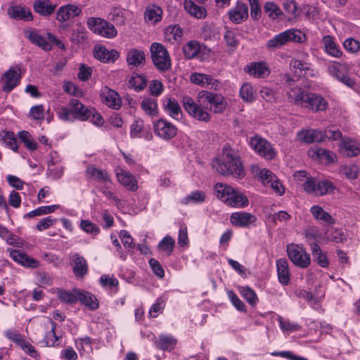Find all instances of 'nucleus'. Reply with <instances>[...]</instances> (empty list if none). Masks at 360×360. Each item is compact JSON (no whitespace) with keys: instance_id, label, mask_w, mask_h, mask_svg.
<instances>
[{"instance_id":"nucleus-1","label":"nucleus","mask_w":360,"mask_h":360,"mask_svg":"<svg viewBox=\"0 0 360 360\" xmlns=\"http://www.w3.org/2000/svg\"><path fill=\"white\" fill-rule=\"evenodd\" d=\"M213 167L223 176H231L236 179H243L245 172L240 156L231 146H224L220 158H215Z\"/></svg>"},{"instance_id":"nucleus-2","label":"nucleus","mask_w":360,"mask_h":360,"mask_svg":"<svg viewBox=\"0 0 360 360\" xmlns=\"http://www.w3.org/2000/svg\"><path fill=\"white\" fill-rule=\"evenodd\" d=\"M285 77L289 88L287 92L289 101L301 108L309 109V105H311V100L314 93L295 86L292 84V79L290 78L289 75H285Z\"/></svg>"},{"instance_id":"nucleus-3","label":"nucleus","mask_w":360,"mask_h":360,"mask_svg":"<svg viewBox=\"0 0 360 360\" xmlns=\"http://www.w3.org/2000/svg\"><path fill=\"white\" fill-rule=\"evenodd\" d=\"M198 99L195 102L190 96H186L182 98V103L185 110L190 116L200 122H208L211 120V115L208 112L207 108L202 106L201 101Z\"/></svg>"},{"instance_id":"nucleus-4","label":"nucleus","mask_w":360,"mask_h":360,"mask_svg":"<svg viewBox=\"0 0 360 360\" xmlns=\"http://www.w3.org/2000/svg\"><path fill=\"white\" fill-rule=\"evenodd\" d=\"M151 58L155 66L160 71L168 70L172 65L167 49L160 43L153 42L150 48Z\"/></svg>"},{"instance_id":"nucleus-5","label":"nucleus","mask_w":360,"mask_h":360,"mask_svg":"<svg viewBox=\"0 0 360 360\" xmlns=\"http://www.w3.org/2000/svg\"><path fill=\"white\" fill-rule=\"evenodd\" d=\"M87 26L91 32L105 38H114L117 34L114 25L101 18H89Z\"/></svg>"},{"instance_id":"nucleus-6","label":"nucleus","mask_w":360,"mask_h":360,"mask_svg":"<svg viewBox=\"0 0 360 360\" xmlns=\"http://www.w3.org/2000/svg\"><path fill=\"white\" fill-rule=\"evenodd\" d=\"M305 35L297 30H288L274 36L267 41L269 49H279L289 41L302 42Z\"/></svg>"},{"instance_id":"nucleus-7","label":"nucleus","mask_w":360,"mask_h":360,"mask_svg":"<svg viewBox=\"0 0 360 360\" xmlns=\"http://www.w3.org/2000/svg\"><path fill=\"white\" fill-rule=\"evenodd\" d=\"M286 251L290 260L296 266L306 269L310 265V255L302 246L290 243L287 245Z\"/></svg>"},{"instance_id":"nucleus-8","label":"nucleus","mask_w":360,"mask_h":360,"mask_svg":"<svg viewBox=\"0 0 360 360\" xmlns=\"http://www.w3.org/2000/svg\"><path fill=\"white\" fill-rule=\"evenodd\" d=\"M249 143L255 153L266 160H273L276 155L272 144L260 136L251 137Z\"/></svg>"},{"instance_id":"nucleus-9","label":"nucleus","mask_w":360,"mask_h":360,"mask_svg":"<svg viewBox=\"0 0 360 360\" xmlns=\"http://www.w3.org/2000/svg\"><path fill=\"white\" fill-rule=\"evenodd\" d=\"M304 190L314 195H323L333 190L332 183L328 180H318L312 177H307L303 184Z\"/></svg>"},{"instance_id":"nucleus-10","label":"nucleus","mask_w":360,"mask_h":360,"mask_svg":"<svg viewBox=\"0 0 360 360\" xmlns=\"http://www.w3.org/2000/svg\"><path fill=\"white\" fill-rule=\"evenodd\" d=\"M77 301H79L91 310H95L99 307L98 300L93 294L82 291L79 288H74L71 292H69V303Z\"/></svg>"},{"instance_id":"nucleus-11","label":"nucleus","mask_w":360,"mask_h":360,"mask_svg":"<svg viewBox=\"0 0 360 360\" xmlns=\"http://www.w3.org/2000/svg\"><path fill=\"white\" fill-rule=\"evenodd\" d=\"M198 98L203 99L213 106L214 113H221L226 109V103L224 97L219 94L202 90L198 94Z\"/></svg>"},{"instance_id":"nucleus-12","label":"nucleus","mask_w":360,"mask_h":360,"mask_svg":"<svg viewBox=\"0 0 360 360\" xmlns=\"http://www.w3.org/2000/svg\"><path fill=\"white\" fill-rule=\"evenodd\" d=\"M330 75L348 86H352L354 82L347 75V68L345 64L333 62L328 66Z\"/></svg>"},{"instance_id":"nucleus-13","label":"nucleus","mask_w":360,"mask_h":360,"mask_svg":"<svg viewBox=\"0 0 360 360\" xmlns=\"http://www.w3.org/2000/svg\"><path fill=\"white\" fill-rule=\"evenodd\" d=\"M91 109L85 107L79 100L71 99L69 101V117L72 115L75 119L86 121L91 118Z\"/></svg>"},{"instance_id":"nucleus-14","label":"nucleus","mask_w":360,"mask_h":360,"mask_svg":"<svg viewBox=\"0 0 360 360\" xmlns=\"http://www.w3.org/2000/svg\"><path fill=\"white\" fill-rule=\"evenodd\" d=\"M154 131L160 138L169 140L176 136L177 129L169 122L160 119L154 124Z\"/></svg>"},{"instance_id":"nucleus-15","label":"nucleus","mask_w":360,"mask_h":360,"mask_svg":"<svg viewBox=\"0 0 360 360\" xmlns=\"http://www.w3.org/2000/svg\"><path fill=\"white\" fill-rule=\"evenodd\" d=\"M20 69L16 67H11L1 76V82L3 84L4 91L10 92L19 83L20 79Z\"/></svg>"},{"instance_id":"nucleus-16","label":"nucleus","mask_w":360,"mask_h":360,"mask_svg":"<svg viewBox=\"0 0 360 360\" xmlns=\"http://www.w3.org/2000/svg\"><path fill=\"white\" fill-rule=\"evenodd\" d=\"M101 98L102 102L112 109L119 110L122 105V99L117 92L108 86L102 89Z\"/></svg>"},{"instance_id":"nucleus-17","label":"nucleus","mask_w":360,"mask_h":360,"mask_svg":"<svg viewBox=\"0 0 360 360\" xmlns=\"http://www.w3.org/2000/svg\"><path fill=\"white\" fill-rule=\"evenodd\" d=\"M117 180L127 190L136 191L138 189V182L134 175L121 167L115 169Z\"/></svg>"},{"instance_id":"nucleus-18","label":"nucleus","mask_w":360,"mask_h":360,"mask_svg":"<svg viewBox=\"0 0 360 360\" xmlns=\"http://www.w3.org/2000/svg\"><path fill=\"white\" fill-rule=\"evenodd\" d=\"M24 36L32 44L39 46L43 51H50L52 46L46 39L39 34V31L34 29H27L24 31Z\"/></svg>"},{"instance_id":"nucleus-19","label":"nucleus","mask_w":360,"mask_h":360,"mask_svg":"<svg viewBox=\"0 0 360 360\" xmlns=\"http://www.w3.org/2000/svg\"><path fill=\"white\" fill-rule=\"evenodd\" d=\"M257 221V217L249 212H237L230 216L231 223L237 227H248Z\"/></svg>"},{"instance_id":"nucleus-20","label":"nucleus","mask_w":360,"mask_h":360,"mask_svg":"<svg viewBox=\"0 0 360 360\" xmlns=\"http://www.w3.org/2000/svg\"><path fill=\"white\" fill-rule=\"evenodd\" d=\"M177 339L171 334L162 333L158 335L155 341L157 349L164 352H172L177 345Z\"/></svg>"},{"instance_id":"nucleus-21","label":"nucleus","mask_w":360,"mask_h":360,"mask_svg":"<svg viewBox=\"0 0 360 360\" xmlns=\"http://www.w3.org/2000/svg\"><path fill=\"white\" fill-rule=\"evenodd\" d=\"M341 153L347 157L356 156L360 153V144L350 138H342L340 145Z\"/></svg>"},{"instance_id":"nucleus-22","label":"nucleus","mask_w":360,"mask_h":360,"mask_svg":"<svg viewBox=\"0 0 360 360\" xmlns=\"http://www.w3.org/2000/svg\"><path fill=\"white\" fill-rule=\"evenodd\" d=\"M229 18L231 22L240 24L248 18V6L242 2H238L236 6L229 12Z\"/></svg>"},{"instance_id":"nucleus-23","label":"nucleus","mask_w":360,"mask_h":360,"mask_svg":"<svg viewBox=\"0 0 360 360\" xmlns=\"http://www.w3.org/2000/svg\"><path fill=\"white\" fill-rule=\"evenodd\" d=\"M290 68L297 77H313L315 75L312 65L300 60L294 59L291 60Z\"/></svg>"},{"instance_id":"nucleus-24","label":"nucleus","mask_w":360,"mask_h":360,"mask_svg":"<svg viewBox=\"0 0 360 360\" xmlns=\"http://www.w3.org/2000/svg\"><path fill=\"white\" fill-rule=\"evenodd\" d=\"M8 15L10 18L17 20H32V14L30 8L20 5L11 6L8 8Z\"/></svg>"},{"instance_id":"nucleus-25","label":"nucleus","mask_w":360,"mask_h":360,"mask_svg":"<svg viewBox=\"0 0 360 360\" xmlns=\"http://www.w3.org/2000/svg\"><path fill=\"white\" fill-rule=\"evenodd\" d=\"M11 257L17 263L25 267L35 268L39 266V262L22 252L19 250H12L10 251Z\"/></svg>"},{"instance_id":"nucleus-26","label":"nucleus","mask_w":360,"mask_h":360,"mask_svg":"<svg viewBox=\"0 0 360 360\" xmlns=\"http://www.w3.org/2000/svg\"><path fill=\"white\" fill-rule=\"evenodd\" d=\"M190 79L191 82L193 84L200 85L204 87L212 85V87L215 90L220 87V82L212 78L210 75L195 72L191 75Z\"/></svg>"},{"instance_id":"nucleus-27","label":"nucleus","mask_w":360,"mask_h":360,"mask_svg":"<svg viewBox=\"0 0 360 360\" xmlns=\"http://www.w3.org/2000/svg\"><path fill=\"white\" fill-rule=\"evenodd\" d=\"M72 271L77 279H82L88 273V264L86 259L78 255H75L72 258Z\"/></svg>"},{"instance_id":"nucleus-28","label":"nucleus","mask_w":360,"mask_h":360,"mask_svg":"<svg viewBox=\"0 0 360 360\" xmlns=\"http://www.w3.org/2000/svg\"><path fill=\"white\" fill-rule=\"evenodd\" d=\"M300 141L306 143L323 141V131L319 129L302 130L297 133Z\"/></svg>"},{"instance_id":"nucleus-29","label":"nucleus","mask_w":360,"mask_h":360,"mask_svg":"<svg viewBox=\"0 0 360 360\" xmlns=\"http://www.w3.org/2000/svg\"><path fill=\"white\" fill-rule=\"evenodd\" d=\"M94 57L103 63H113L119 58V53L115 50H108L104 46L94 49Z\"/></svg>"},{"instance_id":"nucleus-30","label":"nucleus","mask_w":360,"mask_h":360,"mask_svg":"<svg viewBox=\"0 0 360 360\" xmlns=\"http://www.w3.org/2000/svg\"><path fill=\"white\" fill-rule=\"evenodd\" d=\"M130 137L132 139L144 138L150 141L153 138L152 133L145 130L143 128V122L141 120H136L131 125Z\"/></svg>"},{"instance_id":"nucleus-31","label":"nucleus","mask_w":360,"mask_h":360,"mask_svg":"<svg viewBox=\"0 0 360 360\" xmlns=\"http://www.w3.org/2000/svg\"><path fill=\"white\" fill-rule=\"evenodd\" d=\"M224 202L233 207H245L249 204L248 198L237 189L233 188V191L230 193Z\"/></svg>"},{"instance_id":"nucleus-32","label":"nucleus","mask_w":360,"mask_h":360,"mask_svg":"<svg viewBox=\"0 0 360 360\" xmlns=\"http://www.w3.org/2000/svg\"><path fill=\"white\" fill-rule=\"evenodd\" d=\"M163 108L172 117L179 120L181 117V108L174 98L165 97L163 99Z\"/></svg>"},{"instance_id":"nucleus-33","label":"nucleus","mask_w":360,"mask_h":360,"mask_svg":"<svg viewBox=\"0 0 360 360\" xmlns=\"http://www.w3.org/2000/svg\"><path fill=\"white\" fill-rule=\"evenodd\" d=\"M162 9L156 5H149L144 13L145 21L152 25H155L161 21L162 18Z\"/></svg>"},{"instance_id":"nucleus-34","label":"nucleus","mask_w":360,"mask_h":360,"mask_svg":"<svg viewBox=\"0 0 360 360\" xmlns=\"http://www.w3.org/2000/svg\"><path fill=\"white\" fill-rule=\"evenodd\" d=\"M309 153L313 158H317L320 161L328 164L335 162L336 159V155L335 153L322 148L316 147L311 148Z\"/></svg>"},{"instance_id":"nucleus-35","label":"nucleus","mask_w":360,"mask_h":360,"mask_svg":"<svg viewBox=\"0 0 360 360\" xmlns=\"http://www.w3.org/2000/svg\"><path fill=\"white\" fill-rule=\"evenodd\" d=\"M276 268L278 281L283 285H288L290 282V271L286 259L281 258L276 261Z\"/></svg>"},{"instance_id":"nucleus-36","label":"nucleus","mask_w":360,"mask_h":360,"mask_svg":"<svg viewBox=\"0 0 360 360\" xmlns=\"http://www.w3.org/2000/svg\"><path fill=\"white\" fill-rule=\"evenodd\" d=\"M34 10L43 16H49L51 15L56 5L51 3L49 0H36L33 4Z\"/></svg>"},{"instance_id":"nucleus-37","label":"nucleus","mask_w":360,"mask_h":360,"mask_svg":"<svg viewBox=\"0 0 360 360\" xmlns=\"http://www.w3.org/2000/svg\"><path fill=\"white\" fill-rule=\"evenodd\" d=\"M182 34V29L179 25H169L165 30V40L174 44L181 41Z\"/></svg>"},{"instance_id":"nucleus-38","label":"nucleus","mask_w":360,"mask_h":360,"mask_svg":"<svg viewBox=\"0 0 360 360\" xmlns=\"http://www.w3.org/2000/svg\"><path fill=\"white\" fill-rule=\"evenodd\" d=\"M184 9L192 16L202 19L206 17V9L200 6L195 4L192 0H184Z\"/></svg>"},{"instance_id":"nucleus-39","label":"nucleus","mask_w":360,"mask_h":360,"mask_svg":"<svg viewBox=\"0 0 360 360\" xmlns=\"http://www.w3.org/2000/svg\"><path fill=\"white\" fill-rule=\"evenodd\" d=\"M322 42L324 46V51L327 54L335 58H340L342 56V52L340 51L330 35L324 36L323 37Z\"/></svg>"},{"instance_id":"nucleus-40","label":"nucleus","mask_w":360,"mask_h":360,"mask_svg":"<svg viewBox=\"0 0 360 360\" xmlns=\"http://www.w3.org/2000/svg\"><path fill=\"white\" fill-rule=\"evenodd\" d=\"M145 53L143 51L131 49L127 55V61L129 65L138 67L145 63Z\"/></svg>"},{"instance_id":"nucleus-41","label":"nucleus","mask_w":360,"mask_h":360,"mask_svg":"<svg viewBox=\"0 0 360 360\" xmlns=\"http://www.w3.org/2000/svg\"><path fill=\"white\" fill-rule=\"evenodd\" d=\"M314 260L321 267L327 268L329 262L326 254L323 252L320 246L317 243H312L310 248Z\"/></svg>"},{"instance_id":"nucleus-42","label":"nucleus","mask_w":360,"mask_h":360,"mask_svg":"<svg viewBox=\"0 0 360 360\" xmlns=\"http://www.w3.org/2000/svg\"><path fill=\"white\" fill-rule=\"evenodd\" d=\"M248 72L255 77H265L270 71L264 63H253L248 67Z\"/></svg>"},{"instance_id":"nucleus-43","label":"nucleus","mask_w":360,"mask_h":360,"mask_svg":"<svg viewBox=\"0 0 360 360\" xmlns=\"http://www.w3.org/2000/svg\"><path fill=\"white\" fill-rule=\"evenodd\" d=\"M216 196L224 202L229 199L228 197L233 191V188L229 185L223 183H217L213 188Z\"/></svg>"},{"instance_id":"nucleus-44","label":"nucleus","mask_w":360,"mask_h":360,"mask_svg":"<svg viewBox=\"0 0 360 360\" xmlns=\"http://www.w3.org/2000/svg\"><path fill=\"white\" fill-rule=\"evenodd\" d=\"M310 212L313 217L317 220H321L328 224H333L335 222L330 214L324 211L320 206H312L310 209Z\"/></svg>"},{"instance_id":"nucleus-45","label":"nucleus","mask_w":360,"mask_h":360,"mask_svg":"<svg viewBox=\"0 0 360 360\" xmlns=\"http://www.w3.org/2000/svg\"><path fill=\"white\" fill-rule=\"evenodd\" d=\"M309 110L313 112L325 111L328 106L327 101L321 96L314 93Z\"/></svg>"},{"instance_id":"nucleus-46","label":"nucleus","mask_w":360,"mask_h":360,"mask_svg":"<svg viewBox=\"0 0 360 360\" xmlns=\"http://www.w3.org/2000/svg\"><path fill=\"white\" fill-rule=\"evenodd\" d=\"M87 172L92 179L97 180L98 181H110V176L105 170L100 169L93 165H90L87 168Z\"/></svg>"},{"instance_id":"nucleus-47","label":"nucleus","mask_w":360,"mask_h":360,"mask_svg":"<svg viewBox=\"0 0 360 360\" xmlns=\"http://www.w3.org/2000/svg\"><path fill=\"white\" fill-rule=\"evenodd\" d=\"M206 195L205 193L201 191H194L191 192L187 196L183 198L181 202L184 205L192 204H200L205 200Z\"/></svg>"},{"instance_id":"nucleus-48","label":"nucleus","mask_w":360,"mask_h":360,"mask_svg":"<svg viewBox=\"0 0 360 360\" xmlns=\"http://www.w3.org/2000/svg\"><path fill=\"white\" fill-rule=\"evenodd\" d=\"M200 50V44L195 40L188 41L183 47L184 56L187 59H192L196 57Z\"/></svg>"},{"instance_id":"nucleus-49","label":"nucleus","mask_w":360,"mask_h":360,"mask_svg":"<svg viewBox=\"0 0 360 360\" xmlns=\"http://www.w3.org/2000/svg\"><path fill=\"white\" fill-rule=\"evenodd\" d=\"M86 39V29L84 27H77L72 31L71 41L78 46H82Z\"/></svg>"},{"instance_id":"nucleus-50","label":"nucleus","mask_w":360,"mask_h":360,"mask_svg":"<svg viewBox=\"0 0 360 360\" xmlns=\"http://www.w3.org/2000/svg\"><path fill=\"white\" fill-rule=\"evenodd\" d=\"M141 107L148 115L153 116L158 113V104L154 98H144L141 101Z\"/></svg>"},{"instance_id":"nucleus-51","label":"nucleus","mask_w":360,"mask_h":360,"mask_svg":"<svg viewBox=\"0 0 360 360\" xmlns=\"http://www.w3.org/2000/svg\"><path fill=\"white\" fill-rule=\"evenodd\" d=\"M129 86L136 91H140L146 86V78L143 75L134 74L129 81Z\"/></svg>"},{"instance_id":"nucleus-52","label":"nucleus","mask_w":360,"mask_h":360,"mask_svg":"<svg viewBox=\"0 0 360 360\" xmlns=\"http://www.w3.org/2000/svg\"><path fill=\"white\" fill-rule=\"evenodd\" d=\"M239 94L245 102L252 103L255 100V94L252 85L248 83L243 84L240 87Z\"/></svg>"},{"instance_id":"nucleus-53","label":"nucleus","mask_w":360,"mask_h":360,"mask_svg":"<svg viewBox=\"0 0 360 360\" xmlns=\"http://www.w3.org/2000/svg\"><path fill=\"white\" fill-rule=\"evenodd\" d=\"M59 206L57 205L39 207L24 216V218H32L37 216H41L53 212Z\"/></svg>"},{"instance_id":"nucleus-54","label":"nucleus","mask_w":360,"mask_h":360,"mask_svg":"<svg viewBox=\"0 0 360 360\" xmlns=\"http://www.w3.org/2000/svg\"><path fill=\"white\" fill-rule=\"evenodd\" d=\"M119 236L124 248L127 249V252L131 254L136 245L129 233L126 230H122L120 232Z\"/></svg>"},{"instance_id":"nucleus-55","label":"nucleus","mask_w":360,"mask_h":360,"mask_svg":"<svg viewBox=\"0 0 360 360\" xmlns=\"http://www.w3.org/2000/svg\"><path fill=\"white\" fill-rule=\"evenodd\" d=\"M18 137L29 150H35L37 148V143L32 139L28 131H21L18 132Z\"/></svg>"},{"instance_id":"nucleus-56","label":"nucleus","mask_w":360,"mask_h":360,"mask_svg":"<svg viewBox=\"0 0 360 360\" xmlns=\"http://www.w3.org/2000/svg\"><path fill=\"white\" fill-rule=\"evenodd\" d=\"M278 322L280 327L283 332H294L299 330L300 328L299 324L292 322L289 319L283 316L279 317Z\"/></svg>"},{"instance_id":"nucleus-57","label":"nucleus","mask_w":360,"mask_h":360,"mask_svg":"<svg viewBox=\"0 0 360 360\" xmlns=\"http://www.w3.org/2000/svg\"><path fill=\"white\" fill-rule=\"evenodd\" d=\"M174 240L169 236L163 238L158 244L160 250L167 252V255H170L174 250Z\"/></svg>"},{"instance_id":"nucleus-58","label":"nucleus","mask_w":360,"mask_h":360,"mask_svg":"<svg viewBox=\"0 0 360 360\" xmlns=\"http://www.w3.org/2000/svg\"><path fill=\"white\" fill-rule=\"evenodd\" d=\"M4 143L6 146L13 150L14 152H17L18 149L17 139L14 136V134L11 131H5L4 135L2 137Z\"/></svg>"},{"instance_id":"nucleus-59","label":"nucleus","mask_w":360,"mask_h":360,"mask_svg":"<svg viewBox=\"0 0 360 360\" xmlns=\"http://www.w3.org/2000/svg\"><path fill=\"white\" fill-rule=\"evenodd\" d=\"M241 295L251 305H255L258 299L256 293L249 287H242L240 290Z\"/></svg>"},{"instance_id":"nucleus-60","label":"nucleus","mask_w":360,"mask_h":360,"mask_svg":"<svg viewBox=\"0 0 360 360\" xmlns=\"http://www.w3.org/2000/svg\"><path fill=\"white\" fill-rule=\"evenodd\" d=\"M323 141L326 139L329 140H338L342 139L341 131L335 126L328 127L324 131H323Z\"/></svg>"},{"instance_id":"nucleus-61","label":"nucleus","mask_w":360,"mask_h":360,"mask_svg":"<svg viewBox=\"0 0 360 360\" xmlns=\"http://www.w3.org/2000/svg\"><path fill=\"white\" fill-rule=\"evenodd\" d=\"M36 278L39 287L46 288L53 284V277L44 271H39L36 274Z\"/></svg>"},{"instance_id":"nucleus-62","label":"nucleus","mask_w":360,"mask_h":360,"mask_svg":"<svg viewBox=\"0 0 360 360\" xmlns=\"http://www.w3.org/2000/svg\"><path fill=\"white\" fill-rule=\"evenodd\" d=\"M266 13H268L269 18L275 19L282 15L283 12L280 8L274 2H267L264 6Z\"/></svg>"},{"instance_id":"nucleus-63","label":"nucleus","mask_w":360,"mask_h":360,"mask_svg":"<svg viewBox=\"0 0 360 360\" xmlns=\"http://www.w3.org/2000/svg\"><path fill=\"white\" fill-rule=\"evenodd\" d=\"M228 297L231 300L233 305L240 312L245 311V306L244 303L239 299L237 295L233 290L227 292Z\"/></svg>"},{"instance_id":"nucleus-64","label":"nucleus","mask_w":360,"mask_h":360,"mask_svg":"<svg viewBox=\"0 0 360 360\" xmlns=\"http://www.w3.org/2000/svg\"><path fill=\"white\" fill-rule=\"evenodd\" d=\"M80 226L82 230L88 233L96 235L100 231L98 226L89 220H82Z\"/></svg>"}]
</instances>
